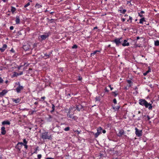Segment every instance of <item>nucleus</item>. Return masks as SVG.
Returning a JSON list of instances; mask_svg holds the SVG:
<instances>
[{
	"label": "nucleus",
	"mask_w": 159,
	"mask_h": 159,
	"mask_svg": "<svg viewBox=\"0 0 159 159\" xmlns=\"http://www.w3.org/2000/svg\"><path fill=\"white\" fill-rule=\"evenodd\" d=\"M8 82V81H7V80H6V81H5V83H7Z\"/></svg>",
	"instance_id": "obj_64"
},
{
	"label": "nucleus",
	"mask_w": 159,
	"mask_h": 159,
	"mask_svg": "<svg viewBox=\"0 0 159 159\" xmlns=\"http://www.w3.org/2000/svg\"><path fill=\"white\" fill-rule=\"evenodd\" d=\"M0 51L1 52H3L4 51V49L2 48H0Z\"/></svg>",
	"instance_id": "obj_43"
},
{
	"label": "nucleus",
	"mask_w": 159,
	"mask_h": 159,
	"mask_svg": "<svg viewBox=\"0 0 159 159\" xmlns=\"http://www.w3.org/2000/svg\"><path fill=\"white\" fill-rule=\"evenodd\" d=\"M122 46L123 47L126 46H129V43L128 42L127 40H124L123 43H122Z\"/></svg>",
	"instance_id": "obj_9"
},
{
	"label": "nucleus",
	"mask_w": 159,
	"mask_h": 159,
	"mask_svg": "<svg viewBox=\"0 0 159 159\" xmlns=\"http://www.w3.org/2000/svg\"><path fill=\"white\" fill-rule=\"evenodd\" d=\"M25 47H26V46H24L23 48H24V49L25 50H26L27 49H25Z\"/></svg>",
	"instance_id": "obj_58"
},
{
	"label": "nucleus",
	"mask_w": 159,
	"mask_h": 159,
	"mask_svg": "<svg viewBox=\"0 0 159 159\" xmlns=\"http://www.w3.org/2000/svg\"><path fill=\"white\" fill-rule=\"evenodd\" d=\"M149 70L147 71L145 73H143V75H146L148 74V73L149 72Z\"/></svg>",
	"instance_id": "obj_42"
},
{
	"label": "nucleus",
	"mask_w": 159,
	"mask_h": 159,
	"mask_svg": "<svg viewBox=\"0 0 159 159\" xmlns=\"http://www.w3.org/2000/svg\"><path fill=\"white\" fill-rule=\"evenodd\" d=\"M135 134H136V135L138 137H139L141 136L142 135V130H139L137 128H135Z\"/></svg>",
	"instance_id": "obj_5"
},
{
	"label": "nucleus",
	"mask_w": 159,
	"mask_h": 159,
	"mask_svg": "<svg viewBox=\"0 0 159 159\" xmlns=\"http://www.w3.org/2000/svg\"><path fill=\"white\" fill-rule=\"evenodd\" d=\"M122 41L123 40L122 38L116 39L113 41L114 42L116 43V45L118 46L121 44Z\"/></svg>",
	"instance_id": "obj_2"
},
{
	"label": "nucleus",
	"mask_w": 159,
	"mask_h": 159,
	"mask_svg": "<svg viewBox=\"0 0 159 159\" xmlns=\"http://www.w3.org/2000/svg\"><path fill=\"white\" fill-rule=\"evenodd\" d=\"M67 116L73 119L74 120H75L77 119V117L76 116H74L73 114H70L69 112L67 114Z\"/></svg>",
	"instance_id": "obj_8"
},
{
	"label": "nucleus",
	"mask_w": 159,
	"mask_h": 159,
	"mask_svg": "<svg viewBox=\"0 0 159 159\" xmlns=\"http://www.w3.org/2000/svg\"><path fill=\"white\" fill-rule=\"evenodd\" d=\"M113 102L115 104H116L117 103V101L116 99L115 98L113 99Z\"/></svg>",
	"instance_id": "obj_40"
},
{
	"label": "nucleus",
	"mask_w": 159,
	"mask_h": 159,
	"mask_svg": "<svg viewBox=\"0 0 159 159\" xmlns=\"http://www.w3.org/2000/svg\"><path fill=\"white\" fill-rule=\"evenodd\" d=\"M139 104L142 106H144L146 108H148L149 110H152V104L148 103L144 99H139Z\"/></svg>",
	"instance_id": "obj_1"
},
{
	"label": "nucleus",
	"mask_w": 159,
	"mask_h": 159,
	"mask_svg": "<svg viewBox=\"0 0 159 159\" xmlns=\"http://www.w3.org/2000/svg\"><path fill=\"white\" fill-rule=\"evenodd\" d=\"M100 51L98 50H96L94 51L93 53H92L91 54V56L94 55L95 54H96L97 52H99Z\"/></svg>",
	"instance_id": "obj_24"
},
{
	"label": "nucleus",
	"mask_w": 159,
	"mask_h": 159,
	"mask_svg": "<svg viewBox=\"0 0 159 159\" xmlns=\"http://www.w3.org/2000/svg\"><path fill=\"white\" fill-rule=\"evenodd\" d=\"M11 10L12 12L13 13L16 11V8L14 7H12Z\"/></svg>",
	"instance_id": "obj_25"
},
{
	"label": "nucleus",
	"mask_w": 159,
	"mask_h": 159,
	"mask_svg": "<svg viewBox=\"0 0 159 159\" xmlns=\"http://www.w3.org/2000/svg\"><path fill=\"white\" fill-rule=\"evenodd\" d=\"M139 38H139V37H137V40H138V39H139Z\"/></svg>",
	"instance_id": "obj_60"
},
{
	"label": "nucleus",
	"mask_w": 159,
	"mask_h": 159,
	"mask_svg": "<svg viewBox=\"0 0 159 159\" xmlns=\"http://www.w3.org/2000/svg\"><path fill=\"white\" fill-rule=\"evenodd\" d=\"M5 129V127L4 126H2L1 128V134L2 135H4L6 133V131Z\"/></svg>",
	"instance_id": "obj_14"
},
{
	"label": "nucleus",
	"mask_w": 159,
	"mask_h": 159,
	"mask_svg": "<svg viewBox=\"0 0 159 159\" xmlns=\"http://www.w3.org/2000/svg\"><path fill=\"white\" fill-rule=\"evenodd\" d=\"M38 159H40L41 157H42V155L41 154H39L38 155Z\"/></svg>",
	"instance_id": "obj_37"
},
{
	"label": "nucleus",
	"mask_w": 159,
	"mask_h": 159,
	"mask_svg": "<svg viewBox=\"0 0 159 159\" xmlns=\"http://www.w3.org/2000/svg\"><path fill=\"white\" fill-rule=\"evenodd\" d=\"M12 100L13 102H14L16 103H19L20 101V99L19 98L16 99L13 98Z\"/></svg>",
	"instance_id": "obj_16"
},
{
	"label": "nucleus",
	"mask_w": 159,
	"mask_h": 159,
	"mask_svg": "<svg viewBox=\"0 0 159 159\" xmlns=\"http://www.w3.org/2000/svg\"><path fill=\"white\" fill-rule=\"evenodd\" d=\"M147 117H148V120H150V117H149V116H147Z\"/></svg>",
	"instance_id": "obj_56"
},
{
	"label": "nucleus",
	"mask_w": 159,
	"mask_h": 159,
	"mask_svg": "<svg viewBox=\"0 0 159 159\" xmlns=\"http://www.w3.org/2000/svg\"><path fill=\"white\" fill-rule=\"evenodd\" d=\"M144 13V12L143 11H141L140 12L138 13L139 16L141 17H143V16L142 14Z\"/></svg>",
	"instance_id": "obj_21"
},
{
	"label": "nucleus",
	"mask_w": 159,
	"mask_h": 159,
	"mask_svg": "<svg viewBox=\"0 0 159 159\" xmlns=\"http://www.w3.org/2000/svg\"><path fill=\"white\" fill-rule=\"evenodd\" d=\"M77 48V45L75 44L73 45L72 47V48Z\"/></svg>",
	"instance_id": "obj_36"
},
{
	"label": "nucleus",
	"mask_w": 159,
	"mask_h": 159,
	"mask_svg": "<svg viewBox=\"0 0 159 159\" xmlns=\"http://www.w3.org/2000/svg\"><path fill=\"white\" fill-rule=\"evenodd\" d=\"M154 45L156 46H159V40H157L154 41Z\"/></svg>",
	"instance_id": "obj_22"
},
{
	"label": "nucleus",
	"mask_w": 159,
	"mask_h": 159,
	"mask_svg": "<svg viewBox=\"0 0 159 159\" xmlns=\"http://www.w3.org/2000/svg\"><path fill=\"white\" fill-rule=\"evenodd\" d=\"M13 29H14V27L13 26H11L10 27V30H13Z\"/></svg>",
	"instance_id": "obj_45"
},
{
	"label": "nucleus",
	"mask_w": 159,
	"mask_h": 159,
	"mask_svg": "<svg viewBox=\"0 0 159 159\" xmlns=\"http://www.w3.org/2000/svg\"><path fill=\"white\" fill-rule=\"evenodd\" d=\"M24 146H25V148L26 149H27L28 148V145L27 144H24Z\"/></svg>",
	"instance_id": "obj_44"
},
{
	"label": "nucleus",
	"mask_w": 159,
	"mask_h": 159,
	"mask_svg": "<svg viewBox=\"0 0 159 159\" xmlns=\"http://www.w3.org/2000/svg\"><path fill=\"white\" fill-rule=\"evenodd\" d=\"M45 98V97H43L41 98V99L42 100H44Z\"/></svg>",
	"instance_id": "obj_53"
},
{
	"label": "nucleus",
	"mask_w": 159,
	"mask_h": 159,
	"mask_svg": "<svg viewBox=\"0 0 159 159\" xmlns=\"http://www.w3.org/2000/svg\"><path fill=\"white\" fill-rule=\"evenodd\" d=\"M3 81V80L0 77V83H2Z\"/></svg>",
	"instance_id": "obj_39"
},
{
	"label": "nucleus",
	"mask_w": 159,
	"mask_h": 159,
	"mask_svg": "<svg viewBox=\"0 0 159 159\" xmlns=\"http://www.w3.org/2000/svg\"><path fill=\"white\" fill-rule=\"evenodd\" d=\"M124 132L123 129L120 130H119L118 133L117 134V135L118 136L120 137L124 134Z\"/></svg>",
	"instance_id": "obj_11"
},
{
	"label": "nucleus",
	"mask_w": 159,
	"mask_h": 159,
	"mask_svg": "<svg viewBox=\"0 0 159 159\" xmlns=\"http://www.w3.org/2000/svg\"><path fill=\"white\" fill-rule=\"evenodd\" d=\"M19 145H21V146L22 145H24V144L23 143H22V142H19L17 143V146H18Z\"/></svg>",
	"instance_id": "obj_35"
},
{
	"label": "nucleus",
	"mask_w": 159,
	"mask_h": 159,
	"mask_svg": "<svg viewBox=\"0 0 159 159\" xmlns=\"http://www.w3.org/2000/svg\"><path fill=\"white\" fill-rule=\"evenodd\" d=\"M125 18H122V19H121V20L123 21V22H124L125 21Z\"/></svg>",
	"instance_id": "obj_49"
},
{
	"label": "nucleus",
	"mask_w": 159,
	"mask_h": 159,
	"mask_svg": "<svg viewBox=\"0 0 159 159\" xmlns=\"http://www.w3.org/2000/svg\"><path fill=\"white\" fill-rule=\"evenodd\" d=\"M75 132H76L78 134H80V132L78 130H76L75 131Z\"/></svg>",
	"instance_id": "obj_48"
},
{
	"label": "nucleus",
	"mask_w": 159,
	"mask_h": 159,
	"mask_svg": "<svg viewBox=\"0 0 159 159\" xmlns=\"http://www.w3.org/2000/svg\"><path fill=\"white\" fill-rule=\"evenodd\" d=\"M102 130V129L101 127H100L98 128L97 129V132L95 134V137L96 138L101 133V131Z\"/></svg>",
	"instance_id": "obj_6"
},
{
	"label": "nucleus",
	"mask_w": 159,
	"mask_h": 159,
	"mask_svg": "<svg viewBox=\"0 0 159 159\" xmlns=\"http://www.w3.org/2000/svg\"><path fill=\"white\" fill-rule=\"evenodd\" d=\"M49 34V33H47L45 34L41 35L40 36V37L41 38L42 40H44L46 39L47 38H48Z\"/></svg>",
	"instance_id": "obj_7"
},
{
	"label": "nucleus",
	"mask_w": 159,
	"mask_h": 159,
	"mask_svg": "<svg viewBox=\"0 0 159 159\" xmlns=\"http://www.w3.org/2000/svg\"><path fill=\"white\" fill-rule=\"evenodd\" d=\"M110 46H111V45H110V44H109V45H108V47H110Z\"/></svg>",
	"instance_id": "obj_62"
},
{
	"label": "nucleus",
	"mask_w": 159,
	"mask_h": 159,
	"mask_svg": "<svg viewBox=\"0 0 159 159\" xmlns=\"http://www.w3.org/2000/svg\"><path fill=\"white\" fill-rule=\"evenodd\" d=\"M2 124L3 125H10V123L8 121H4L2 122Z\"/></svg>",
	"instance_id": "obj_19"
},
{
	"label": "nucleus",
	"mask_w": 159,
	"mask_h": 159,
	"mask_svg": "<svg viewBox=\"0 0 159 159\" xmlns=\"http://www.w3.org/2000/svg\"><path fill=\"white\" fill-rule=\"evenodd\" d=\"M23 143L24 144H26L27 143V141L25 139H24L23 140Z\"/></svg>",
	"instance_id": "obj_31"
},
{
	"label": "nucleus",
	"mask_w": 159,
	"mask_h": 159,
	"mask_svg": "<svg viewBox=\"0 0 159 159\" xmlns=\"http://www.w3.org/2000/svg\"><path fill=\"white\" fill-rule=\"evenodd\" d=\"M120 106H117L116 107H113V109L114 110H118L120 108Z\"/></svg>",
	"instance_id": "obj_26"
},
{
	"label": "nucleus",
	"mask_w": 159,
	"mask_h": 159,
	"mask_svg": "<svg viewBox=\"0 0 159 159\" xmlns=\"http://www.w3.org/2000/svg\"><path fill=\"white\" fill-rule=\"evenodd\" d=\"M145 21V18L143 17H142V18L140 19L139 20V23L142 24L143 23V22Z\"/></svg>",
	"instance_id": "obj_20"
},
{
	"label": "nucleus",
	"mask_w": 159,
	"mask_h": 159,
	"mask_svg": "<svg viewBox=\"0 0 159 159\" xmlns=\"http://www.w3.org/2000/svg\"><path fill=\"white\" fill-rule=\"evenodd\" d=\"M55 106L54 104H52V111H51V112H53L55 110Z\"/></svg>",
	"instance_id": "obj_27"
},
{
	"label": "nucleus",
	"mask_w": 159,
	"mask_h": 159,
	"mask_svg": "<svg viewBox=\"0 0 159 159\" xmlns=\"http://www.w3.org/2000/svg\"><path fill=\"white\" fill-rule=\"evenodd\" d=\"M35 7L37 8H39L42 7V6L39 4L37 3L35 5Z\"/></svg>",
	"instance_id": "obj_23"
},
{
	"label": "nucleus",
	"mask_w": 159,
	"mask_h": 159,
	"mask_svg": "<svg viewBox=\"0 0 159 159\" xmlns=\"http://www.w3.org/2000/svg\"><path fill=\"white\" fill-rule=\"evenodd\" d=\"M46 159H54L52 158L48 157V158H47Z\"/></svg>",
	"instance_id": "obj_54"
},
{
	"label": "nucleus",
	"mask_w": 159,
	"mask_h": 159,
	"mask_svg": "<svg viewBox=\"0 0 159 159\" xmlns=\"http://www.w3.org/2000/svg\"><path fill=\"white\" fill-rule=\"evenodd\" d=\"M95 100L96 101H99L100 100L99 97H96L95 98Z\"/></svg>",
	"instance_id": "obj_29"
},
{
	"label": "nucleus",
	"mask_w": 159,
	"mask_h": 159,
	"mask_svg": "<svg viewBox=\"0 0 159 159\" xmlns=\"http://www.w3.org/2000/svg\"><path fill=\"white\" fill-rule=\"evenodd\" d=\"M131 82V81L130 80H128V82L129 83H130Z\"/></svg>",
	"instance_id": "obj_55"
},
{
	"label": "nucleus",
	"mask_w": 159,
	"mask_h": 159,
	"mask_svg": "<svg viewBox=\"0 0 159 159\" xmlns=\"http://www.w3.org/2000/svg\"><path fill=\"white\" fill-rule=\"evenodd\" d=\"M47 121L48 122H51L53 120V118L51 115H49L48 117L46 118Z\"/></svg>",
	"instance_id": "obj_12"
},
{
	"label": "nucleus",
	"mask_w": 159,
	"mask_h": 159,
	"mask_svg": "<svg viewBox=\"0 0 159 159\" xmlns=\"http://www.w3.org/2000/svg\"><path fill=\"white\" fill-rule=\"evenodd\" d=\"M36 112V111L34 110L32 111V114L34 112Z\"/></svg>",
	"instance_id": "obj_59"
},
{
	"label": "nucleus",
	"mask_w": 159,
	"mask_h": 159,
	"mask_svg": "<svg viewBox=\"0 0 159 159\" xmlns=\"http://www.w3.org/2000/svg\"><path fill=\"white\" fill-rule=\"evenodd\" d=\"M97 28H98V27L96 26L94 28V29H97Z\"/></svg>",
	"instance_id": "obj_61"
},
{
	"label": "nucleus",
	"mask_w": 159,
	"mask_h": 159,
	"mask_svg": "<svg viewBox=\"0 0 159 159\" xmlns=\"http://www.w3.org/2000/svg\"><path fill=\"white\" fill-rule=\"evenodd\" d=\"M108 86L109 87H110V89H111V90H113V87H111V85H109Z\"/></svg>",
	"instance_id": "obj_47"
},
{
	"label": "nucleus",
	"mask_w": 159,
	"mask_h": 159,
	"mask_svg": "<svg viewBox=\"0 0 159 159\" xmlns=\"http://www.w3.org/2000/svg\"><path fill=\"white\" fill-rule=\"evenodd\" d=\"M105 90L106 92H109V90H107V88H106L105 89Z\"/></svg>",
	"instance_id": "obj_50"
},
{
	"label": "nucleus",
	"mask_w": 159,
	"mask_h": 159,
	"mask_svg": "<svg viewBox=\"0 0 159 159\" xmlns=\"http://www.w3.org/2000/svg\"><path fill=\"white\" fill-rule=\"evenodd\" d=\"M112 93H114L115 94V97H116L118 95V93H117V91H116L115 92H112Z\"/></svg>",
	"instance_id": "obj_34"
},
{
	"label": "nucleus",
	"mask_w": 159,
	"mask_h": 159,
	"mask_svg": "<svg viewBox=\"0 0 159 159\" xmlns=\"http://www.w3.org/2000/svg\"><path fill=\"white\" fill-rule=\"evenodd\" d=\"M64 130L65 131H68L70 130V127H67L65 128Z\"/></svg>",
	"instance_id": "obj_32"
},
{
	"label": "nucleus",
	"mask_w": 159,
	"mask_h": 159,
	"mask_svg": "<svg viewBox=\"0 0 159 159\" xmlns=\"http://www.w3.org/2000/svg\"><path fill=\"white\" fill-rule=\"evenodd\" d=\"M102 132L103 134H105L106 132V131L105 130H102Z\"/></svg>",
	"instance_id": "obj_51"
},
{
	"label": "nucleus",
	"mask_w": 159,
	"mask_h": 159,
	"mask_svg": "<svg viewBox=\"0 0 159 159\" xmlns=\"http://www.w3.org/2000/svg\"><path fill=\"white\" fill-rule=\"evenodd\" d=\"M15 21L16 24H18L20 23V18L19 16H17L16 17Z\"/></svg>",
	"instance_id": "obj_15"
},
{
	"label": "nucleus",
	"mask_w": 159,
	"mask_h": 159,
	"mask_svg": "<svg viewBox=\"0 0 159 159\" xmlns=\"http://www.w3.org/2000/svg\"><path fill=\"white\" fill-rule=\"evenodd\" d=\"M16 84L18 85V86L16 89V91L17 93H20V92L23 89L24 87L20 85V83L19 82L16 83Z\"/></svg>",
	"instance_id": "obj_3"
},
{
	"label": "nucleus",
	"mask_w": 159,
	"mask_h": 159,
	"mask_svg": "<svg viewBox=\"0 0 159 159\" xmlns=\"http://www.w3.org/2000/svg\"><path fill=\"white\" fill-rule=\"evenodd\" d=\"M38 104V102H36L34 103V104L35 105H37Z\"/></svg>",
	"instance_id": "obj_52"
},
{
	"label": "nucleus",
	"mask_w": 159,
	"mask_h": 159,
	"mask_svg": "<svg viewBox=\"0 0 159 159\" xmlns=\"http://www.w3.org/2000/svg\"><path fill=\"white\" fill-rule=\"evenodd\" d=\"M23 74V72H20V73H17L16 72H15L13 76H17L19 75H21Z\"/></svg>",
	"instance_id": "obj_18"
},
{
	"label": "nucleus",
	"mask_w": 159,
	"mask_h": 159,
	"mask_svg": "<svg viewBox=\"0 0 159 159\" xmlns=\"http://www.w3.org/2000/svg\"><path fill=\"white\" fill-rule=\"evenodd\" d=\"M48 132H45L42 134V138L44 139H50L51 138V136L48 135Z\"/></svg>",
	"instance_id": "obj_4"
},
{
	"label": "nucleus",
	"mask_w": 159,
	"mask_h": 159,
	"mask_svg": "<svg viewBox=\"0 0 159 159\" xmlns=\"http://www.w3.org/2000/svg\"><path fill=\"white\" fill-rule=\"evenodd\" d=\"M30 5V3L29 2L26 4L25 5L24 7H27L28 6H29Z\"/></svg>",
	"instance_id": "obj_38"
},
{
	"label": "nucleus",
	"mask_w": 159,
	"mask_h": 159,
	"mask_svg": "<svg viewBox=\"0 0 159 159\" xmlns=\"http://www.w3.org/2000/svg\"><path fill=\"white\" fill-rule=\"evenodd\" d=\"M7 45L4 44L3 45L2 48L4 49V51L5 49L7 48Z\"/></svg>",
	"instance_id": "obj_28"
},
{
	"label": "nucleus",
	"mask_w": 159,
	"mask_h": 159,
	"mask_svg": "<svg viewBox=\"0 0 159 159\" xmlns=\"http://www.w3.org/2000/svg\"><path fill=\"white\" fill-rule=\"evenodd\" d=\"M10 51L13 53H14L15 52V51L12 48L11 50Z\"/></svg>",
	"instance_id": "obj_46"
},
{
	"label": "nucleus",
	"mask_w": 159,
	"mask_h": 159,
	"mask_svg": "<svg viewBox=\"0 0 159 159\" xmlns=\"http://www.w3.org/2000/svg\"><path fill=\"white\" fill-rule=\"evenodd\" d=\"M4 2H7V0H2Z\"/></svg>",
	"instance_id": "obj_57"
},
{
	"label": "nucleus",
	"mask_w": 159,
	"mask_h": 159,
	"mask_svg": "<svg viewBox=\"0 0 159 159\" xmlns=\"http://www.w3.org/2000/svg\"><path fill=\"white\" fill-rule=\"evenodd\" d=\"M7 92V91L6 90H3L0 93V97H2L4 95H5Z\"/></svg>",
	"instance_id": "obj_13"
},
{
	"label": "nucleus",
	"mask_w": 159,
	"mask_h": 159,
	"mask_svg": "<svg viewBox=\"0 0 159 159\" xmlns=\"http://www.w3.org/2000/svg\"><path fill=\"white\" fill-rule=\"evenodd\" d=\"M120 11L121 12V13L123 14H125V13L126 12V11L125 9H123L122 11L120 10Z\"/></svg>",
	"instance_id": "obj_33"
},
{
	"label": "nucleus",
	"mask_w": 159,
	"mask_h": 159,
	"mask_svg": "<svg viewBox=\"0 0 159 159\" xmlns=\"http://www.w3.org/2000/svg\"><path fill=\"white\" fill-rule=\"evenodd\" d=\"M52 51H51L48 54H47L46 53L44 54V57H46L45 59H47L50 57L51 56V54H52Z\"/></svg>",
	"instance_id": "obj_17"
},
{
	"label": "nucleus",
	"mask_w": 159,
	"mask_h": 159,
	"mask_svg": "<svg viewBox=\"0 0 159 159\" xmlns=\"http://www.w3.org/2000/svg\"><path fill=\"white\" fill-rule=\"evenodd\" d=\"M83 107L82 105L80 104L76 105V110L80 111Z\"/></svg>",
	"instance_id": "obj_10"
},
{
	"label": "nucleus",
	"mask_w": 159,
	"mask_h": 159,
	"mask_svg": "<svg viewBox=\"0 0 159 159\" xmlns=\"http://www.w3.org/2000/svg\"><path fill=\"white\" fill-rule=\"evenodd\" d=\"M0 159H2V157L0 156Z\"/></svg>",
	"instance_id": "obj_63"
},
{
	"label": "nucleus",
	"mask_w": 159,
	"mask_h": 159,
	"mask_svg": "<svg viewBox=\"0 0 159 159\" xmlns=\"http://www.w3.org/2000/svg\"><path fill=\"white\" fill-rule=\"evenodd\" d=\"M129 20L130 21V23L132 22V18L130 16H129Z\"/></svg>",
	"instance_id": "obj_41"
},
{
	"label": "nucleus",
	"mask_w": 159,
	"mask_h": 159,
	"mask_svg": "<svg viewBox=\"0 0 159 159\" xmlns=\"http://www.w3.org/2000/svg\"><path fill=\"white\" fill-rule=\"evenodd\" d=\"M21 146H19V145L18 146L16 145V148L19 150L20 151L21 149Z\"/></svg>",
	"instance_id": "obj_30"
}]
</instances>
